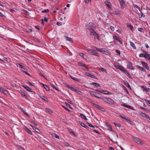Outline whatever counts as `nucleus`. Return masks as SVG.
<instances>
[{"label":"nucleus","instance_id":"39448f33","mask_svg":"<svg viewBox=\"0 0 150 150\" xmlns=\"http://www.w3.org/2000/svg\"><path fill=\"white\" fill-rule=\"evenodd\" d=\"M141 50L143 51V52L145 54L144 57L149 60H150V54L145 52L144 50H142V49H141Z\"/></svg>","mask_w":150,"mask_h":150},{"label":"nucleus","instance_id":"2f4dec72","mask_svg":"<svg viewBox=\"0 0 150 150\" xmlns=\"http://www.w3.org/2000/svg\"><path fill=\"white\" fill-rule=\"evenodd\" d=\"M67 86L68 88L70 89L72 91H75V89H74V88L70 87L68 85H67Z\"/></svg>","mask_w":150,"mask_h":150},{"label":"nucleus","instance_id":"c85d7f7f","mask_svg":"<svg viewBox=\"0 0 150 150\" xmlns=\"http://www.w3.org/2000/svg\"><path fill=\"white\" fill-rule=\"evenodd\" d=\"M113 123L116 126L118 127H120L121 126V125L120 123H117L115 122H114Z\"/></svg>","mask_w":150,"mask_h":150},{"label":"nucleus","instance_id":"b1692460","mask_svg":"<svg viewBox=\"0 0 150 150\" xmlns=\"http://www.w3.org/2000/svg\"><path fill=\"white\" fill-rule=\"evenodd\" d=\"M125 85L127 87H128L129 88H131L130 86L128 83L127 81H124Z\"/></svg>","mask_w":150,"mask_h":150},{"label":"nucleus","instance_id":"72a5a7b5","mask_svg":"<svg viewBox=\"0 0 150 150\" xmlns=\"http://www.w3.org/2000/svg\"><path fill=\"white\" fill-rule=\"evenodd\" d=\"M128 26L130 28V29L133 32L134 30V28L132 25L131 24H129V25H128Z\"/></svg>","mask_w":150,"mask_h":150},{"label":"nucleus","instance_id":"c9c22d12","mask_svg":"<svg viewBox=\"0 0 150 150\" xmlns=\"http://www.w3.org/2000/svg\"><path fill=\"white\" fill-rule=\"evenodd\" d=\"M50 85L52 86L55 89L58 91V88L56 87L55 85H54L52 84H51Z\"/></svg>","mask_w":150,"mask_h":150},{"label":"nucleus","instance_id":"aec40b11","mask_svg":"<svg viewBox=\"0 0 150 150\" xmlns=\"http://www.w3.org/2000/svg\"><path fill=\"white\" fill-rule=\"evenodd\" d=\"M120 6L122 8H123L125 6V3L124 1L122 2H120Z\"/></svg>","mask_w":150,"mask_h":150},{"label":"nucleus","instance_id":"5fc2aeb1","mask_svg":"<svg viewBox=\"0 0 150 150\" xmlns=\"http://www.w3.org/2000/svg\"><path fill=\"white\" fill-rule=\"evenodd\" d=\"M79 123L82 127L84 126V125H85L82 122L80 121L79 122Z\"/></svg>","mask_w":150,"mask_h":150},{"label":"nucleus","instance_id":"5701e85b","mask_svg":"<svg viewBox=\"0 0 150 150\" xmlns=\"http://www.w3.org/2000/svg\"><path fill=\"white\" fill-rule=\"evenodd\" d=\"M66 38L67 39V40L69 41L70 42H73V40L71 38L68 37L67 36L66 37Z\"/></svg>","mask_w":150,"mask_h":150},{"label":"nucleus","instance_id":"412c9836","mask_svg":"<svg viewBox=\"0 0 150 150\" xmlns=\"http://www.w3.org/2000/svg\"><path fill=\"white\" fill-rule=\"evenodd\" d=\"M137 67L138 68H139V69H140L142 71H146V70L143 67L138 65H137Z\"/></svg>","mask_w":150,"mask_h":150},{"label":"nucleus","instance_id":"f257e3e1","mask_svg":"<svg viewBox=\"0 0 150 150\" xmlns=\"http://www.w3.org/2000/svg\"><path fill=\"white\" fill-rule=\"evenodd\" d=\"M87 52L90 54L95 55L99 57V54L98 53L96 52V51L93 50L88 49L87 50Z\"/></svg>","mask_w":150,"mask_h":150},{"label":"nucleus","instance_id":"4d7b16f0","mask_svg":"<svg viewBox=\"0 0 150 150\" xmlns=\"http://www.w3.org/2000/svg\"><path fill=\"white\" fill-rule=\"evenodd\" d=\"M31 122L35 126H37V124L36 122L34 121L33 120Z\"/></svg>","mask_w":150,"mask_h":150},{"label":"nucleus","instance_id":"4468645a","mask_svg":"<svg viewBox=\"0 0 150 150\" xmlns=\"http://www.w3.org/2000/svg\"><path fill=\"white\" fill-rule=\"evenodd\" d=\"M25 129L26 132H28L30 134L33 135V134L32 133L31 130H30L28 127H25Z\"/></svg>","mask_w":150,"mask_h":150},{"label":"nucleus","instance_id":"a19ab883","mask_svg":"<svg viewBox=\"0 0 150 150\" xmlns=\"http://www.w3.org/2000/svg\"><path fill=\"white\" fill-rule=\"evenodd\" d=\"M94 93V96L96 97H98V98H99L98 97V95H99L100 94L97 93V92H95V93Z\"/></svg>","mask_w":150,"mask_h":150},{"label":"nucleus","instance_id":"20e7f679","mask_svg":"<svg viewBox=\"0 0 150 150\" xmlns=\"http://www.w3.org/2000/svg\"><path fill=\"white\" fill-rule=\"evenodd\" d=\"M103 100L107 103H109L110 104H113V101L110 98H103Z\"/></svg>","mask_w":150,"mask_h":150},{"label":"nucleus","instance_id":"c03bdc74","mask_svg":"<svg viewBox=\"0 0 150 150\" xmlns=\"http://www.w3.org/2000/svg\"><path fill=\"white\" fill-rule=\"evenodd\" d=\"M21 71L25 73V74H26L27 75H29V76H30V75L29 74V73H28V72H27L26 71H25L23 70H21Z\"/></svg>","mask_w":150,"mask_h":150},{"label":"nucleus","instance_id":"6e6552de","mask_svg":"<svg viewBox=\"0 0 150 150\" xmlns=\"http://www.w3.org/2000/svg\"><path fill=\"white\" fill-rule=\"evenodd\" d=\"M141 88L143 89V91H145L147 93L148 91H149L150 90V89L149 88H147L145 86H142Z\"/></svg>","mask_w":150,"mask_h":150},{"label":"nucleus","instance_id":"f3484780","mask_svg":"<svg viewBox=\"0 0 150 150\" xmlns=\"http://www.w3.org/2000/svg\"><path fill=\"white\" fill-rule=\"evenodd\" d=\"M45 110L47 112L49 113L50 114H51L53 113L52 110L47 108L45 109Z\"/></svg>","mask_w":150,"mask_h":150},{"label":"nucleus","instance_id":"7c9ffc66","mask_svg":"<svg viewBox=\"0 0 150 150\" xmlns=\"http://www.w3.org/2000/svg\"><path fill=\"white\" fill-rule=\"evenodd\" d=\"M96 91H97L99 93H104V92L105 91H103V90H95Z\"/></svg>","mask_w":150,"mask_h":150},{"label":"nucleus","instance_id":"8fccbe9b","mask_svg":"<svg viewBox=\"0 0 150 150\" xmlns=\"http://www.w3.org/2000/svg\"><path fill=\"white\" fill-rule=\"evenodd\" d=\"M145 54H142L141 53L139 54V57H144Z\"/></svg>","mask_w":150,"mask_h":150},{"label":"nucleus","instance_id":"0e129e2a","mask_svg":"<svg viewBox=\"0 0 150 150\" xmlns=\"http://www.w3.org/2000/svg\"><path fill=\"white\" fill-rule=\"evenodd\" d=\"M45 22H47L48 21V19L47 17H45L44 20H43Z\"/></svg>","mask_w":150,"mask_h":150},{"label":"nucleus","instance_id":"2eb2a0df","mask_svg":"<svg viewBox=\"0 0 150 150\" xmlns=\"http://www.w3.org/2000/svg\"><path fill=\"white\" fill-rule=\"evenodd\" d=\"M105 3L108 8H111L110 6L111 5V4L109 2V0H107V1H105Z\"/></svg>","mask_w":150,"mask_h":150},{"label":"nucleus","instance_id":"13d9d810","mask_svg":"<svg viewBox=\"0 0 150 150\" xmlns=\"http://www.w3.org/2000/svg\"><path fill=\"white\" fill-rule=\"evenodd\" d=\"M54 137L57 139H59V136L57 135V134H54Z\"/></svg>","mask_w":150,"mask_h":150},{"label":"nucleus","instance_id":"6e6d98bb","mask_svg":"<svg viewBox=\"0 0 150 150\" xmlns=\"http://www.w3.org/2000/svg\"><path fill=\"white\" fill-rule=\"evenodd\" d=\"M65 104H66V105L69 108H71V106L70 104H69L68 103H65Z\"/></svg>","mask_w":150,"mask_h":150},{"label":"nucleus","instance_id":"bb28decb","mask_svg":"<svg viewBox=\"0 0 150 150\" xmlns=\"http://www.w3.org/2000/svg\"><path fill=\"white\" fill-rule=\"evenodd\" d=\"M0 91L1 92L4 93H5L6 92V90L4 89L3 88L1 87H0Z\"/></svg>","mask_w":150,"mask_h":150},{"label":"nucleus","instance_id":"338daca9","mask_svg":"<svg viewBox=\"0 0 150 150\" xmlns=\"http://www.w3.org/2000/svg\"><path fill=\"white\" fill-rule=\"evenodd\" d=\"M88 126L90 127H92L93 128H95V127L94 126H93L92 125H91V124H88Z\"/></svg>","mask_w":150,"mask_h":150},{"label":"nucleus","instance_id":"4c0bfd02","mask_svg":"<svg viewBox=\"0 0 150 150\" xmlns=\"http://www.w3.org/2000/svg\"><path fill=\"white\" fill-rule=\"evenodd\" d=\"M33 31L32 30L30 29H29L28 30H26V32L29 33H30Z\"/></svg>","mask_w":150,"mask_h":150},{"label":"nucleus","instance_id":"1a4fd4ad","mask_svg":"<svg viewBox=\"0 0 150 150\" xmlns=\"http://www.w3.org/2000/svg\"><path fill=\"white\" fill-rule=\"evenodd\" d=\"M16 64L17 67H18L20 68L23 69H24V70H25L26 69L25 67L23 66L21 64H20L19 63H16Z\"/></svg>","mask_w":150,"mask_h":150},{"label":"nucleus","instance_id":"423d86ee","mask_svg":"<svg viewBox=\"0 0 150 150\" xmlns=\"http://www.w3.org/2000/svg\"><path fill=\"white\" fill-rule=\"evenodd\" d=\"M116 67L119 69H120L123 72L125 73L126 72H127V70L125 69L123 67L118 65Z\"/></svg>","mask_w":150,"mask_h":150},{"label":"nucleus","instance_id":"c756f323","mask_svg":"<svg viewBox=\"0 0 150 150\" xmlns=\"http://www.w3.org/2000/svg\"><path fill=\"white\" fill-rule=\"evenodd\" d=\"M63 143L66 146L68 147L70 146L69 144L66 142H63Z\"/></svg>","mask_w":150,"mask_h":150},{"label":"nucleus","instance_id":"864d4df0","mask_svg":"<svg viewBox=\"0 0 150 150\" xmlns=\"http://www.w3.org/2000/svg\"><path fill=\"white\" fill-rule=\"evenodd\" d=\"M116 52L119 55H120V50H116Z\"/></svg>","mask_w":150,"mask_h":150},{"label":"nucleus","instance_id":"f704fd0d","mask_svg":"<svg viewBox=\"0 0 150 150\" xmlns=\"http://www.w3.org/2000/svg\"><path fill=\"white\" fill-rule=\"evenodd\" d=\"M44 101L46 102H47L46 100V99L47 98L45 96H42L41 97H40Z\"/></svg>","mask_w":150,"mask_h":150},{"label":"nucleus","instance_id":"f8f14e48","mask_svg":"<svg viewBox=\"0 0 150 150\" xmlns=\"http://www.w3.org/2000/svg\"><path fill=\"white\" fill-rule=\"evenodd\" d=\"M113 38L115 40L118 41L119 42H120L121 43H122V42L120 41L121 38L118 37L116 35H114L113 36Z\"/></svg>","mask_w":150,"mask_h":150},{"label":"nucleus","instance_id":"dca6fc26","mask_svg":"<svg viewBox=\"0 0 150 150\" xmlns=\"http://www.w3.org/2000/svg\"><path fill=\"white\" fill-rule=\"evenodd\" d=\"M20 93L22 95L25 96V97H26L25 91L23 90H21L20 91Z\"/></svg>","mask_w":150,"mask_h":150},{"label":"nucleus","instance_id":"7ed1b4c3","mask_svg":"<svg viewBox=\"0 0 150 150\" xmlns=\"http://www.w3.org/2000/svg\"><path fill=\"white\" fill-rule=\"evenodd\" d=\"M91 105L92 106H93L94 107L97 108L100 110H101L103 111H104V109L103 108H102L100 106L95 104L93 103H91Z\"/></svg>","mask_w":150,"mask_h":150},{"label":"nucleus","instance_id":"9d476101","mask_svg":"<svg viewBox=\"0 0 150 150\" xmlns=\"http://www.w3.org/2000/svg\"><path fill=\"white\" fill-rule=\"evenodd\" d=\"M127 66L128 68L132 69L134 70L135 68L133 67L132 64L131 62H129L127 64Z\"/></svg>","mask_w":150,"mask_h":150},{"label":"nucleus","instance_id":"58836bf2","mask_svg":"<svg viewBox=\"0 0 150 150\" xmlns=\"http://www.w3.org/2000/svg\"><path fill=\"white\" fill-rule=\"evenodd\" d=\"M49 12V10L48 9H45V10H44L42 11V13H48V12Z\"/></svg>","mask_w":150,"mask_h":150},{"label":"nucleus","instance_id":"603ef678","mask_svg":"<svg viewBox=\"0 0 150 150\" xmlns=\"http://www.w3.org/2000/svg\"><path fill=\"white\" fill-rule=\"evenodd\" d=\"M79 55L81 56L83 58H84V56H85V55H84V54L83 53H79Z\"/></svg>","mask_w":150,"mask_h":150},{"label":"nucleus","instance_id":"f03ea898","mask_svg":"<svg viewBox=\"0 0 150 150\" xmlns=\"http://www.w3.org/2000/svg\"><path fill=\"white\" fill-rule=\"evenodd\" d=\"M134 140V142L138 144H140L141 145L143 144V143L142 142L141 139L138 138L134 137L133 138Z\"/></svg>","mask_w":150,"mask_h":150},{"label":"nucleus","instance_id":"de8ad7c7","mask_svg":"<svg viewBox=\"0 0 150 150\" xmlns=\"http://www.w3.org/2000/svg\"><path fill=\"white\" fill-rule=\"evenodd\" d=\"M86 4H88L89 2H91V0H84Z\"/></svg>","mask_w":150,"mask_h":150},{"label":"nucleus","instance_id":"473e14b6","mask_svg":"<svg viewBox=\"0 0 150 150\" xmlns=\"http://www.w3.org/2000/svg\"><path fill=\"white\" fill-rule=\"evenodd\" d=\"M143 115H144V116H145V117H146V118H147L148 119H149V122H150V117H149V116H148V115H146V114L144 113H143Z\"/></svg>","mask_w":150,"mask_h":150},{"label":"nucleus","instance_id":"09e8293b","mask_svg":"<svg viewBox=\"0 0 150 150\" xmlns=\"http://www.w3.org/2000/svg\"><path fill=\"white\" fill-rule=\"evenodd\" d=\"M17 148L19 150H25L22 147H21L20 146H17Z\"/></svg>","mask_w":150,"mask_h":150},{"label":"nucleus","instance_id":"bf43d9fd","mask_svg":"<svg viewBox=\"0 0 150 150\" xmlns=\"http://www.w3.org/2000/svg\"><path fill=\"white\" fill-rule=\"evenodd\" d=\"M120 117H121L122 118L125 120H126V119H127V118H126L125 117H124L123 116L121 115H120Z\"/></svg>","mask_w":150,"mask_h":150},{"label":"nucleus","instance_id":"052dcab7","mask_svg":"<svg viewBox=\"0 0 150 150\" xmlns=\"http://www.w3.org/2000/svg\"><path fill=\"white\" fill-rule=\"evenodd\" d=\"M64 107L65 108V109L66 110H67V111L69 112H70V110H69L68 108H67V107H65L64 106Z\"/></svg>","mask_w":150,"mask_h":150},{"label":"nucleus","instance_id":"680f3d73","mask_svg":"<svg viewBox=\"0 0 150 150\" xmlns=\"http://www.w3.org/2000/svg\"><path fill=\"white\" fill-rule=\"evenodd\" d=\"M110 28L112 31H113L114 30V27L112 26H110Z\"/></svg>","mask_w":150,"mask_h":150},{"label":"nucleus","instance_id":"a18cd8bd","mask_svg":"<svg viewBox=\"0 0 150 150\" xmlns=\"http://www.w3.org/2000/svg\"><path fill=\"white\" fill-rule=\"evenodd\" d=\"M127 76L129 78H131L130 76L129 72H127H127H125V73Z\"/></svg>","mask_w":150,"mask_h":150},{"label":"nucleus","instance_id":"0eeeda50","mask_svg":"<svg viewBox=\"0 0 150 150\" xmlns=\"http://www.w3.org/2000/svg\"><path fill=\"white\" fill-rule=\"evenodd\" d=\"M141 63L143 66L145 67L147 70H149V67L148 66V64L146 63L143 61H141Z\"/></svg>","mask_w":150,"mask_h":150},{"label":"nucleus","instance_id":"393cba45","mask_svg":"<svg viewBox=\"0 0 150 150\" xmlns=\"http://www.w3.org/2000/svg\"><path fill=\"white\" fill-rule=\"evenodd\" d=\"M42 85L44 87L46 90L47 91H49L50 89L46 85L44 84H43Z\"/></svg>","mask_w":150,"mask_h":150},{"label":"nucleus","instance_id":"49530a36","mask_svg":"<svg viewBox=\"0 0 150 150\" xmlns=\"http://www.w3.org/2000/svg\"><path fill=\"white\" fill-rule=\"evenodd\" d=\"M120 13V11L119 10L115 11L114 14L116 15H118Z\"/></svg>","mask_w":150,"mask_h":150},{"label":"nucleus","instance_id":"3c124183","mask_svg":"<svg viewBox=\"0 0 150 150\" xmlns=\"http://www.w3.org/2000/svg\"><path fill=\"white\" fill-rule=\"evenodd\" d=\"M100 69L102 71H106V70L103 68H100Z\"/></svg>","mask_w":150,"mask_h":150},{"label":"nucleus","instance_id":"37998d69","mask_svg":"<svg viewBox=\"0 0 150 150\" xmlns=\"http://www.w3.org/2000/svg\"><path fill=\"white\" fill-rule=\"evenodd\" d=\"M94 48H95L96 50L98 51H99V52H101V50H103V49H102V48H101V49H99V48H97L96 47H94Z\"/></svg>","mask_w":150,"mask_h":150},{"label":"nucleus","instance_id":"4be33fe9","mask_svg":"<svg viewBox=\"0 0 150 150\" xmlns=\"http://www.w3.org/2000/svg\"><path fill=\"white\" fill-rule=\"evenodd\" d=\"M131 46L134 49H136V47L134 44L132 42H130Z\"/></svg>","mask_w":150,"mask_h":150},{"label":"nucleus","instance_id":"ddd939ff","mask_svg":"<svg viewBox=\"0 0 150 150\" xmlns=\"http://www.w3.org/2000/svg\"><path fill=\"white\" fill-rule=\"evenodd\" d=\"M86 75L88 76H89L91 77L92 78H96V77L94 76V75H92L90 73L87 72L86 73Z\"/></svg>","mask_w":150,"mask_h":150},{"label":"nucleus","instance_id":"a211bd4d","mask_svg":"<svg viewBox=\"0 0 150 150\" xmlns=\"http://www.w3.org/2000/svg\"><path fill=\"white\" fill-rule=\"evenodd\" d=\"M126 121L128 122L130 124L134 125V123L131 121L130 120L128 119H126Z\"/></svg>","mask_w":150,"mask_h":150},{"label":"nucleus","instance_id":"6ab92c4d","mask_svg":"<svg viewBox=\"0 0 150 150\" xmlns=\"http://www.w3.org/2000/svg\"><path fill=\"white\" fill-rule=\"evenodd\" d=\"M31 127L34 130H35V131L39 133V132H40V130L38 128H37L33 126L32 125H30Z\"/></svg>","mask_w":150,"mask_h":150},{"label":"nucleus","instance_id":"ea45409f","mask_svg":"<svg viewBox=\"0 0 150 150\" xmlns=\"http://www.w3.org/2000/svg\"><path fill=\"white\" fill-rule=\"evenodd\" d=\"M147 104L149 106H150V101L148 100H145Z\"/></svg>","mask_w":150,"mask_h":150},{"label":"nucleus","instance_id":"69168bd1","mask_svg":"<svg viewBox=\"0 0 150 150\" xmlns=\"http://www.w3.org/2000/svg\"><path fill=\"white\" fill-rule=\"evenodd\" d=\"M62 23L60 22H58L57 23V25L59 26L61 25H62Z\"/></svg>","mask_w":150,"mask_h":150},{"label":"nucleus","instance_id":"9b49d317","mask_svg":"<svg viewBox=\"0 0 150 150\" xmlns=\"http://www.w3.org/2000/svg\"><path fill=\"white\" fill-rule=\"evenodd\" d=\"M22 86L25 88L28 91H30L31 92H32V90L29 87L27 86H26L25 85H23Z\"/></svg>","mask_w":150,"mask_h":150},{"label":"nucleus","instance_id":"e433bc0d","mask_svg":"<svg viewBox=\"0 0 150 150\" xmlns=\"http://www.w3.org/2000/svg\"><path fill=\"white\" fill-rule=\"evenodd\" d=\"M138 30L139 31L141 32H144V31H143L144 29L143 28H138Z\"/></svg>","mask_w":150,"mask_h":150},{"label":"nucleus","instance_id":"774afa93","mask_svg":"<svg viewBox=\"0 0 150 150\" xmlns=\"http://www.w3.org/2000/svg\"><path fill=\"white\" fill-rule=\"evenodd\" d=\"M25 115H26V116H28V117H29L30 116L28 115V114L25 111H24V112H23Z\"/></svg>","mask_w":150,"mask_h":150},{"label":"nucleus","instance_id":"a878e982","mask_svg":"<svg viewBox=\"0 0 150 150\" xmlns=\"http://www.w3.org/2000/svg\"><path fill=\"white\" fill-rule=\"evenodd\" d=\"M91 84L93 85L94 86L98 87V86H100V85L97 83L93 82L91 83Z\"/></svg>","mask_w":150,"mask_h":150},{"label":"nucleus","instance_id":"e2e57ef3","mask_svg":"<svg viewBox=\"0 0 150 150\" xmlns=\"http://www.w3.org/2000/svg\"><path fill=\"white\" fill-rule=\"evenodd\" d=\"M75 80L77 82H80V79L76 78Z\"/></svg>","mask_w":150,"mask_h":150},{"label":"nucleus","instance_id":"79ce46f5","mask_svg":"<svg viewBox=\"0 0 150 150\" xmlns=\"http://www.w3.org/2000/svg\"><path fill=\"white\" fill-rule=\"evenodd\" d=\"M103 94H105L109 95V94H110L111 93H110V92H108V91H105L104 92V93Z\"/></svg>","mask_w":150,"mask_h":150},{"label":"nucleus","instance_id":"cd10ccee","mask_svg":"<svg viewBox=\"0 0 150 150\" xmlns=\"http://www.w3.org/2000/svg\"><path fill=\"white\" fill-rule=\"evenodd\" d=\"M80 115H81V117L82 118H83V119H84L85 120H88L87 119V118L84 115H83V114H80Z\"/></svg>","mask_w":150,"mask_h":150}]
</instances>
